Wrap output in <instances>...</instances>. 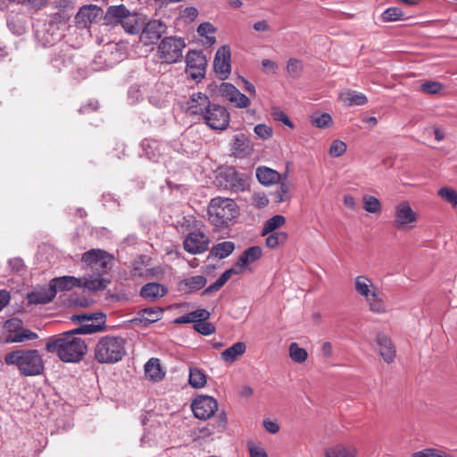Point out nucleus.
I'll use <instances>...</instances> for the list:
<instances>
[{
	"instance_id": "34",
	"label": "nucleus",
	"mask_w": 457,
	"mask_h": 457,
	"mask_svg": "<svg viewBox=\"0 0 457 457\" xmlns=\"http://www.w3.org/2000/svg\"><path fill=\"white\" fill-rule=\"evenodd\" d=\"M233 149L237 154L248 155L253 147L248 137L244 134H238L234 137Z\"/></svg>"
},
{
	"instance_id": "4",
	"label": "nucleus",
	"mask_w": 457,
	"mask_h": 457,
	"mask_svg": "<svg viewBox=\"0 0 457 457\" xmlns=\"http://www.w3.org/2000/svg\"><path fill=\"white\" fill-rule=\"evenodd\" d=\"M238 214V206L231 198L217 196L209 203L208 220L217 229L228 228Z\"/></svg>"
},
{
	"instance_id": "54",
	"label": "nucleus",
	"mask_w": 457,
	"mask_h": 457,
	"mask_svg": "<svg viewBox=\"0 0 457 457\" xmlns=\"http://www.w3.org/2000/svg\"><path fill=\"white\" fill-rule=\"evenodd\" d=\"M249 457H268L266 450L260 445L248 444Z\"/></svg>"
},
{
	"instance_id": "3",
	"label": "nucleus",
	"mask_w": 457,
	"mask_h": 457,
	"mask_svg": "<svg viewBox=\"0 0 457 457\" xmlns=\"http://www.w3.org/2000/svg\"><path fill=\"white\" fill-rule=\"evenodd\" d=\"M127 341L120 336L101 337L94 347L95 360L100 364H114L126 355Z\"/></svg>"
},
{
	"instance_id": "21",
	"label": "nucleus",
	"mask_w": 457,
	"mask_h": 457,
	"mask_svg": "<svg viewBox=\"0 0 457 457\" xmlns=\"http://www.w3.org/2000/svg\"><path fill=\"white\" fill-rule=\"evenodd\" d=\"M262 248L258 245L251 246L247 249H245L241 255L239 256L238 260L235 263V265L240 269V271L243 272L245 268L250 264L257 260H259L262 256Z\"/></svg>"
},
{
	"instance_id": "48",
	"label": "nucleus",
	"mask_w": 457,
	"mask_h": 457,
	"mask_svg": "<svg viewBox=\"0 0 457 457\" xmlns=\"http://www.w3.org/2000/svg\"><path fill=\"white\" fill-rule=\"evenodd\" d=\"M162 309L161 308H145L142 311V317L147 322L153 323L161 319L162 316Z\"/></svg>"
},
{
	"instance_id": "29",
	"label": "nucleus",
	"mask_w": 457,
	"mask_h": 457,
	"mask_svg": "<svg viewBox=\"0 0 457 457\" xmlns=\"http://www.w3.org/2000/svg\"><path fill=\"white\" fill-rule=\"evenodd\" d=\"M366 303L369 305V309L371 312L377 314H382L386 312V303L384 301L382 294L377 288L375 291H372V294L365 299Z\"/></svg>"
},
{
	"instance_id": "45",
	"label": "nucleus",
	"mask_w": 457,
	"mask_h": 457,
	"mask_svg": "<svg viewBox=\"0 0 457 457\" xmlns=\"http://www.w3.org/2000/svg\"><path fill=\"white\" fill-rule=\"evenodd\" d=\"M290 186L286 181H281L274 193L275 200L277 203H283L290 199L291 195L289 193Z\"/></svg>"
},
{
	"instance_id": "62",
	"label": "nucleus",
	"mask_w": 457,
	"mask_h": 457,
	"mask_svg": "<svg viewBox=\"0 0 457 457\" xmlns=\"http://www.w3.org/2000/svg\"><path fill=\"white\" fill-rule=\"evenodd\" d=\"M223 286L221 284H219V281L216 280L213 284L210 285L208 287H206L204 292H203V295H211L218 290H220Z\"/></svg>"
},
{
	"instance_id": "60",
	"label": "nucleus",
	"mask_w": 457,
	"mask_h": 457,
	"mask_svg": "<svg viewBox=\"0 0 457 457\" xmlns=\"http://www.w3.org/2000/svg\"><path fill=\"white\" fill-rule=\"evenodd\" d=\"M263 425H264V428L265 429L271 433V434H276L278 432L279 430V426L277 422L275 421H272V420H265L263 422Z\"/></svg>"
},
{
	"instance_id": "33",
	"label": "nucleus",
	"mask_w": 457,
	"mask_h": 457,
	"mask_svg": "<svg viewBox=\"0 0 457 457\" xmlns=\"http://www.w3.org/2000/svg\"><path fill=\"white\" fill-rule=\"evenodd\" d=\"M145 376L153 380L159 381L164 377V373L162 371L160 361L156 358L150 359L145 365Z\"/></svg>"
},
{
	"instance_id": "8",
	"label": "nucleus",
	"mask_w": 457,
	"mask_h": 457,
	"mask_svg": "<svg viewBox=\"0 0 457 457\" xmlns=\"http://www.w3.org/2000/svg\"><path fill=\"white\" fill-rule=\"evenodd\" d=\"M82 262L97 273L96 278L107 273L112 267L113 258L107 252L101 249H91L82 254Z\"/></svg>"
},
{
	"instance_id": "43",
	"label": "nucleus",
	"mask_w": 457,
	"mask_h": 457,
	"mask_svg": "<svg viewBox=\"0 0 457 457\" xmlns=\"http://www.w3.org/2000/svg\"><path fill=\"white\" fill-rule=\"evenodd\" d=\"M438 196L451 204L453 207H457V190L449 187H443L437 191Z\"/></svg>"
},
{
	"instance_id": "38",
	"label": "nucleus",
	"mask_w": 457,
	"mask_h": 457,
	"mask_svg": "<svg viewBox=\"0 0 457 457\" xmlns=\"http://www.w3.org/2000/svg\"><path fill=\"white\" fill-rule=\"evenodd\" d=\"M289 356L293 361L303 363L308 358V353L305 349L301 348L297 343H291L289 345Z\"/></svg>"
},
{
	"instance_id": "51",
	"label": "nucleus",
	"mask_w": 457,
	"mask_h": 457,
	"mask_svg": "<svg viewBox=\"0 0 457 457\" xmlns=\"http://www.w3.org/2000/svg\"><path fill=\"white\" fill-rule=\"evenodd\" d=\"M346 144L341 140H334L329 148V154L332 157H339L346 151Z\"/></svg>"
},
{
	"instance_id": "11",
	"label": "nucleus",
	"mask_w": 457,
	"mask_h": 457,
	"mask_svg": "<svg viewBox=\"0 0 457 457\" xmlns=\"http://www.w3.org/2000/svg\"><path fill=\"white\" fill-rule=\"evenodd\" d=\"M216 184L219 187L235 192L243 191L245 187L244 176L233 168L220 170L216 176Z\"/></svg>"
},
{
	"instance_id": "12",
	"label": "nucleus",
	"mask_w": 457,
	"mask_h": 457,
	"mask_svg": "<svg viewBox=\"0 0 457 457\" xmlns=\"http://www.w3.org/2000/svg\"><path fill=\"white\" fill-rule=\"evenodd\" d=\"M205 123L212 129H225L229 124V114L225 107L210 104L203 116Z\"/></svg>"
},
{
	"instance_id": "47",
	"label": "nucleus",
	"mask_w": 457,
	"mask_h": 457,
	"mask_svg": "<svg viewBox=\"0 0 457 457\" xmlns=\"http://www.w3.org/2000/svg\"><path fill=\"white\" fill-rule=\"evenodd\" d=\"M403 12L398 7H389L382 13L384 21H396L403 18Z\"/></svg>"
},
{
	"instance_id": "50",
	"label": "nucleus",
	"mask_w": 457,
	"mask_h": 457,
	"mask_svg": "<svg viewBox=\"0 0 457 457\" xmlns=\"http://www.w3.org/2000/svg\"><path fill=\"white\" fill-rule=\"evenodd\" d=\"M443 88L444 86L441 83L432 80L426 81L420 85L421 91L429 95H436Z\"/></svg>"
},
{
	"instance_id": "58",
	"label": "nucleus",
	"mask_w": 457,
	"mask_h": 457,
	"mask_svg": "<svg viewBox=\"0 0 457 457\" xmlns=\"http://www.w3.org/2000/svg\"><path fill=\"white\" fill-rule=\"evenodd\" d=\"M262 65L267 73H276L278 71V64L270 60L264 59L262 61Z\"/></svg>"
},
{
	"instance_id": "42",
	"label": "nucleus",
	"mask_w": 457,
	"mask_h": 457,
	"mask_svg": "<svg viewBox=\"0 0 457 457\" xmlns=\"http://www.w3.org/2000/svg\"><path fill=\"white\" fill-rule=\"evenodd\" d=\"M215 27L210 22L201 23L197 28V32L201 37H205L207 43L212 45L215 43L216 38L212 35L215 33Z\"/></svg>"
},
{
	"instance_id": "7",
	"label": "nucleus",
	"mask_w": 457,
	"mask_h": 457,
	"mask_svg": "<svg viewBox=\"0 0 457 457\" xmlns=\"http://www.w3.org/2000/svg\"><path fill=\"white\" fill-rule=\"evenodd\" d=\"M186 46L185 40L181 37H166L158 45L157 56L162 63H177L183 58V50Z\"/></svg>"
},
{
	"instance_id": "27",
	"label": "nucleus",
	"mask_w": 457,
	"mask_h": 457,
	"mask_svg": "<svg viewBox=\"0 0 457 457\" xmlns=\"http://www.w3.org/2000/svg\"><path fill=\"white\" fill-rule=\"evenodd\" d=\"M377 288L378 287L366 276H357L354 279V289L364 299L368 298Z\"/></svg>"
},
{
	"instance_id": "61",
	"label": "nucleus",
	"mask_w": 457,
	"mask_h": 457,
	"mask_svg": "<svg viewBox=\"0 0 457 457\" xmlns=\"http://www.w3.org/2000/svg\"><path fill=\"white\" fill-rule=\"evenodd\" d=\"M321 353L325 358H330L333 354V347L330 342H325L321 346Z\"/></svg>"
},
{
	"instance_id": "49",
	"label": "nucleus",
	"mask_w": 457,
	"mask_h": 457,
	"mask_svg": "<svg viewBox=\"0 0 457 457\" xmlns=\"http://www.w3.org/2000/svg\"><path fill=\"white\" fill-rule=\"evenodd\" d=\"M303 71V63L301 61L291 58L287 62V71L292 78H298Z\"/></svg>"
},
{
	"instance_id": "36",
	"label": "nucleus",
	"mask_w": 457,
	"mask_h": 457,
	"mask_svg": "<svg viewBox=\"0 0 457 457\" xmlns=\"http://www.w3.org/2000/svg\"><path fill=\"white\" fill-rule=\"evenodd\" d=\"M188 382L194 388H202L206 385V375L198 368H190Z\"/></svg>"
},
{
	"instance_id": "10",
	"label": "nucleus",
	"mask_w": 457,
	"mask_h": 457,
	"mask_svg": "<svg viewBox=\"0 0 457 457\" xmlns=\"http://www.w3.org/2000/svg\"><path fill=\"white\" fill-rule=\"evenodd\" d=\"M207 60L202 51L190 50L186 55V73L194 80L205 76Z\"/></svg>"
},
{
	"instance_id": "56",
	"label": "nucleus",
	"mask_w": 457,
	"mask_h": 457,
	"mask_svg": "<svg viewBox=\"0 0 457 457\" xmlns=\"http://www.w3.org/2000/svg\"><path fill=\"white\" fill-rule=\"evenodd\" d=\"M272 116L274 120L283 122L285 125L293 128V123L287 117V115L281 111L279 108L273 109Z\"/></svg>"
},
{
	"instance_id": "14",
	"label": "nucleus",
	"mask_w": 457,
	"mask_h": 457,
	"mask_svg": "<svg viewBox=\"0 0 457 457\" xmlns=\"http://www.w3.org/2000/svg\"><path fill=\"white\" fill-rule=\"evenodd\" d=\"M195 416L200 420H208L218 410L216 399L209 395H198L191 404Z\"/></svg>"
},
{
	"instance_id": "64",
	"label": "nucleus",
	"mask_w": 457,
	"mask_h": 457,
	"mask_svg": "<svg viewBox=\"0 0 457 457\" xmlns=\"http://www.w3.org/2000/svg\"><path fill=\"white\" fill-rule=\"evenodd\" d=\"M253 29L256 31L264 32L270 29V26L266 21H259L253 24Z\"/></svg>"
},
{
	"instance_id": "2",
	"label": "nucleus",
	"mask_w": 457,
	"mask_h": 457,
	"mask_svg": "<svg viewBox=\"0 0 457 457\" xmlns=\"http://www.w3.org/2000/svg\"><path fill=\"white\" fill-rule=\"evenodd\" d=\"M4 363L15 367L22 377H36L43 374L45 362L37 349H16L7 353Z\"/></svg>"
},
{
	"instance_id": "55",
	"label": "nucleus",
	"mask_w": 457,
	"mask_h": 457,
	"mask_svg": "<svg viewBox=\"0 0 457 457\" xmlns=\"http://www.w3.org/2000/svg\"><path fill=\"white\" fill-rule=\"evenodd\" d=\"M240 273H242L240 271V269L234 265V267L224 271L217 280L219 281V284L224 286L228 282V280L232 277V275Z\"/></svg>"
},
{
	"instance_id": "52",
	"label": "nucleus",
	"mask_w": 457,
	"mask_h": 457,
	"mask_svg": "<svg viewBox=\"0 0 457 457\" xmlns=\"http://www.w3.org/2000/svg\"><path fill=\"white\" fill-rule=\"evenodd\" d=\"M195 329L204 336H209L215 330L214 326L211 322L202 321L194 325Z\"/></svg>"
},
{
	"instance_id": "44",
	"label": "nucleus",
	"mask_w": 457,
	"mask_h": 457,
	"mask_svg": "<svg viewBox=\"0 0 457 457\" xmlns=\"http://www.w3.org/2000/svg\"><path fill=\"white\" fill-rule=\"evenodd\" d=\"M37 337V335L29 330V329H22L21 331L15 332L13 335H11L8 338L9 342L20 343L26 340H33Z\"/></svg>"
},
{
	"instance_id": "23",
	"label": "nucleus",
	"mask_w": 457,
	"mask_h": 457,
	"mask_svg": "<svg viewBox=\"0 0 457 457\" xmlns=\"http://www.w3.org/2000/svg\"><path fill=\"white\" fill-rule=\"evenodd\" d=\"M256 178L264 186H271L279 183L281 180L279 172L266 166H261L256 169Z\"/></svg>"
},
{
	"instance_id": "37",
	"label": "nucleus",
	"mask_w": 457,
	"mask_h": 457,
	"mask_svg": "<svg viewBox=\"0 0 457 457\" xmlns=\"http://www.w3.org/2000/svg\"><path fill=\"white\" fill-rule=\"evenodd\" d=\"M362 203L363 209L367 212L373 214H378L381 212V203L377 197L370 195H365L362 197Z\"/></svg>"
},
{
	"instance_id": "35",
	"label": "nucleus",
	"mask_w": 457,
	"mask_h": 457,
	"mask_svg": "<svg viewBox=\"0 0 457 457\" xmlns=\"http://www.w3.org/2000/svg\"><path fill=\"white\" fill-rule=\"evenodd\" d=\"M207 283V279L205 277L202 275L193 276L187 278H185L181 282V286H183V289L187 292L197 291L203 287Z\"/></svg>"
},
{
	"instance_id": "59",
	"label": "nucleus",
	"mask_w": 457,
	"mask_h": 457,
	"mask_svg": "<svg viewBox=\"0 0 457 457\" xmlns=\"http://www.w3.org/2000/svg\"><path fill=\"white\" fill-rule=\"evenodd\" d=\"M195 317V320H196V322H202V321H204L206 320L207 319H209L210 317V312L204 309H198V310H195L193 312Z\"/></svg>"
},
{
	"instance_id": "16",
	"label": "nucleus",
	"mask_w": 457,
	"mask_h": 457,
	"mask_svg": "<svg viewBox=\"0 0 457 457\" xmlns=\"http://www.w3.org/2000/svg\"><path fill=\"white\" fill-rule=\"evenodd\" d=\"M210 239L207 235L200 230L190 232L184 239V249L191 254L204 253L209 246Z\"/></svg>"
},
{
	"instance_id": "46",
	"label": "nucleus",
	"mask_w": 457,
	"mask_h": 457,
	"mask_svg": "<svg viewBox=\"0 0 457 457\" xmlns=\"http://www.w3.org/2000/svg\"><path fill=\"white\" fill-rule=\"evenodd\" d=\"M287 239V234L283 231L274 232L266 238V245L269 248H275L278 245L284 244Z\"/></svg>"
},
{
	"instance_id": "17",
	"label": "nucleus",
	"mask_w": 457,
	"mask_h": 457,
	"mask_svg": "<svg viewBox=\"0 0 457 457\" xmlns=\"http://www.w3.org/2000/svg\"><path fill=\"white\" fill-rule=\"evenodd\" d=\"M213 69L220 79L228 78L231 72V53L228 46L220 47L214 56Z\"/></svg>"
},
{
	"instance_id": "19",
	"label": "nucleus",
	"mask_w": 457,
	"mask_h": 457,
	"mask_svg": "<svg viewBox=\"0 0 457 457\" xmlns=\"http://www.w3.org/2000/svg\"><path fill=\"white\" fill-rule=\"evenodd\" d=\"M163 33V25L160 21H151L141 29L140 40L145 45L156 42Z\"/></svg>"
},
{
	"instance_id": "22",
	"label": "nucleus",
	"mask_w": 457,
	"mask_h": 457,
	"mask_svg": "<svg viewBox=\"0 0 457 457\" xmlns=\"http://www.w3.org/2000/svg\"><path fill=\"white\" fill-rule=\"evenodd\" d=\"M167 288L159 283L150 282L142 287L140 295L148 300L155 301L167 294Z\"/></svg>"
},
{
	"instance_id": "15",
	"label": "nucleus",
	"mask_w": 457,
	"mask_h": 457,
	"mask_svg": "<svg viewBox=\"0 0 457 457\" xmlns=\"http://www.w3.org/2000/svg\"><path fill=\"white\" fill-rule=\"evenodd\" d=\"M211 101L206 94L202 92L193 93L183 104L182 109L189 116H200L203 118L205 111L210 107Z\"/></svg>"
},
{
	"instance_id": "1",
	"label": "nucleus",
	"mask_w": 457,
	"mask_h": 457,
	"mask_svg": "<svg viewBox=\"0 0 457 457\" xmlns=\"http://www.w3.org/2000/svg\"><path fill=\"white\" fill-rule=\"evenodd\" d=\"M46 350L48 353H56L64 362H79L87 353V346L83 339L71 330L56 338H51L46 345Z\"/></svg>"
},
{
	"instance_id": "13",
	"label": "nucleus",
	"mask_w": 457,
	"mask_h": 457,
	"mask_svg": "<svg viewBox=\"0 0 457 457\" xmlns=\"http://www.w3.org/2000/svg\"><path fill=\"white\" fill-rule=\"evenodd\" d=\"M417 220L418 215L408 202H401L395 207L394 226L397 229H411Z\"/></svg>"
},
{
	"instance_id": "9",
	"label": "nucleus",
	"mask_w": 457,
	"mask_h": 457,
	"mask_svg": "<svg viewBox=\"0 0 457 457\" xmlns=\"http://www.w3.org/2000/svg\"><path fill=\"white\" fill-rule=\"evenodd\" d=\"M71 320L73 322L79 323L90 321V323L81 324L79 328L72 329L76 335H88L101 331L104 328L105 315L103 312L74 314L71 316Z\"/></svg>"
},
{
	"instance_id": "26",
	"label": "nucleus",
	"mask_w": 457,
	"mask_h": 457,
	"mask_svg": "<svg viewBox=\"0 0 457 457\" xmlns=\"http://www.w3.org/2000/svg\"><path fill=\"white\" fill-rule=\"evenodd\" d=\"M339 100L347 106L364 105L368 103L367 96L354 90H345L339 95Z\"/></svg>"
},
{
	"instance_id": "28",
	"label": "nucleus",
	"mask_w": 457,
	"mask_h": 457,
	"mask_svg": "<svg viewBox=\"0 0 457 457\" xmlns=\"http://www.w3.org/2000/svg\"><path fill=\"white\" fill-rule=\"evenodd\" d=\"M246 350V345L244 342H237L221 353V359L227 363H233L241 357Z\"/></svg>"
},
{
	"instance_id": "32",
	"label": "nucleus",
	"mask_w": 457,
	"mask_h": 457,
	"mask_svg": "<svg viewBox=\"0 0 457 457\" xmlns=\"http://www.w3.org/2000/svg\"><path fill=\"white\" fill-rule=\"evenodd\" d=\"M235 250V244L231 241H223L212 245L210 255L220 260L230 255Z\"/></svg>"
},
{
	"instance_id": "24",
	"label": "nucleus",
	"mask_w": 457,
	"mask_h": 457,
	"mask_svg": "<svg viewBox=\"0 0 457 457\" xmlns=\"http://www.w3.org/2000/svg\"><path fill=\"white\" fill-rule=\"evenodd\" d=\"M100 12L101 9L96 5H85L78 12L76 20L83 27H87L97 18Z\"/></svg>"
},
{
	"instance_id": "30",
	"label": "nucleus",
	"mask_w": 457,
	"mask_h": 457,
	"mask_svg": "<svg viewBox=\"0 0 457 457\" xmlns=\"http://www.w3.org/2000/svg\"><path fill=\"white\" fill-rule=\"evenodd\" d=\"M357 448L353 445H336L325 451V457H356Z\"/></svg>"
},
{
	"instance_id": "5",
	"label": "nucleus",
	"mask_w": 457,
	"mask_h": 457,
	"mask_svg": "<svg viewBox=\"0 0 457 457\" xmlns=\"http://www.w3.org/2000/svg\"><path fill=\"white\" fill-rule=\"evenodd\" d=\"M107 23L120 24L129 34H138L145 23V19L136 12H130L123 4L112 5L107 9L104 16Z\"/></svg>"
},
{
	"instance_id": "41",
	"label": "nucleus",
	"mask_w": 457,
	"mask_h": 457,
	"mask_svg": "<svg viewBox=\"0 0 457 457\" xmlns=\"http://www.w3.org/2000/svg\"><path fill=\"white\" fill-rule=\"evenodd\" d=\"M312 123L319 129L328 128L333 124V120L330 114L325 113H313L311 116Z\"/></svg>"
},
{
	"instance_id": "39",
	"label": "nucleus",
	"mask_w": 457,
	"mask_h": 457,
	"mask_svg": "<svg viewBox=\"0 0 457 457\" xmlns=\"http://www.w3.org/2000/svg\"><path fill=\"white\" fill-rule=\"evenodd\" d=\"M411 457H455V455L438 448H426L412 453Z\"/></svg>"
},
{
	"instance_id": "25",
	"label": "nucleus",
	"mask_w": 457,
	"mask_h": 457,
	"mask_svg": "<svg viewBox=\"0 0 457 457\" xmlns=\"http://www.w3.org/2000/svg\"><path fill=\"white\" fill-rule=\"evenodd\" d=\"M56 295L55 289L53 288L51 283L47 287L41 288L37 291L29 294L28 298L29 303L35 304L50 303Z\"/></svg>"
},
{
	"instance_id": "53",
	"label": "nucleus",
	"mask_w": 457,
	"mask_h": 457,
	"mask_svg": "<svg viewBox=\"0 0 457 457\" xmlns=\"http://www.w3.org/2000/svg\"><path fill=\"white\" fill-rule=\"evenodd\" d=\"M254 133L262 139H268L272 136V129L265 124H258L254 127Z\"/></svg>"
},
{
	"instance_id": "63",
	"label": "nucleus",
	"mask_w": 457,
	"mask_h": 457,
	"mask_svg": "<svg viewBox=\"0 0 457 457\" xmlns=\"http://www.w3.org/2000/svg\"><path fill=\"white\" fill-rule=\"evenodd\" d=\"M10 301V295L5 290H0V312Z\"/></svg>"
},
{
	"instance_id": "20",
	"label": "nucleus",
	"mask_w": 457,
	"mask_h": 457,
	"mask_svg": "<svg viewBox=\"0 0 457 457\" xmlns=\"http://www.w3.org/2000/svg\"><path fill=\"white\" fill-rule=\"evenodd\" d=\"M376 343L378 353L384 361L386 363H392L395 358V348L391 339L384 334H378L376 337Z\"/></svg>"
},
{
	"instance_id": "31",
	"label": "nucleus",
	"mask_w": 457,
	"mask_h": 457,
	"mask_svg": "<svg viewBox=\"0 0 457 457\" xmlns=\"http://www.w3.org/2000/svg\"><path fill=\"white\" fill-rule=\"evenodd\" d=\"M142 147L146 157L151 161L156 162L162 155V150L164 148V145L155 139H145L142 142Z\"/></svg>"
},
{
	"instance_id": "40",
	"label": "nucleus",
	"mask_w": 457,
	"mask_h": 457,
	"mask_svg": "<svg viewBox=\"0 0 457 457\" xmlns=\"http://www.w3.org/2000/svg\"><path fill=\"white\" fill-rule=\"evenodd\" d=\"M286 222V219L282 215H275L270 219L267 220L263 225L262 235L269 234L275 229L280 228Z\"/></svg>"
},
{
	"instance_id": "57",
	"label": "nucleus",
	"mask_w": 457,
	"mask_h": 457,
	"mask_svg": "<svg viewBox=\"0 0 457 457\" xmlns=\"http://www.w3.org/2000/svg\"><path fill=\"white\" fill-rule=\"evenodd\" d=\"M253 205L257 208H263L269 204V199L264 194L257 193L253 195Z\"/></svg>"
},
{
	"instance_id": "6",
	"label": "nucleus",
	"mask_w": 457,
	"mask_h": 457,
	"mask_svg": "<svg viewBox=\"0 0 457 457\" xmlns=\"http://www.w3.org/2000/svg\"><path fill=\"white\" fill-rule=\"evenodd\" d=\"M50 283L57 294V291H70L74 287H83L93 292L102 290L108 286L110 280L104 278L84 277L79 278L73 276H62L51 279Z\"/></svg>"
},
{
	"instance_id": "18",
	"label": "nucleus",
	"mask_w": 457,
	"mask_h": 457,
	"mask_svg": "<svg viewBox=\"0 0 457 457\" xmlns=\"http://www.w3.org/2000/svg\"><path fill=\"white\" fill-rule=\"evenodd\" d=\"M220 92L222 96L238 108H245L250 105V99L230 83H222Z\"/></svg>"
}]
</instances>
